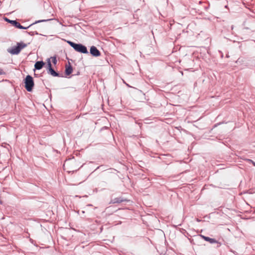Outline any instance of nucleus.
I'll return each mask as SVG.
<instances>
[{
  "label": "nucleus",
  "mask_w": 255,
  "mask_h": 255,
  "mask_svg": "<svg viewBox=\"0 0 255 255\" xmlns=\"http://www.w3.org/2000/svg\"><path fill=\"white\" fill-rule=\"evenodd\" d=\"M69 44L76 51L82 53H88V50L86 46L81 44H76L71 41H68Z\"/></svg>",
  "instance_id": "f257e3e1"
},
{
  "label": "nucleus",
  "mask_w": 255,
  "mask_h": 255,
  "mask_svg": "<svg viewBox=\"0 0 255 255\" xmlns=\"http://www.w3.org/2000/svg\"><path fill=\"white\" fill-rule=\"evenodd\" d=\"M24 83L26 90L28 92L31 91L34 86L32 77L30 75H27L25 79Z\"/></svg>",
  "instance_id": "f03ea898"
},
{
  "label": "nucleus",
  "mask_w": 255,
  "mask_h": 255,
  "mask_svg": "<svg viewBox=\"0 0 255 255\" xmlns=\"http://www.w3.org/2000/svg\"><path fill=\"white\" fill-rule=\"evenodd\" d=\"M26 46L27 44L23 42L18 43L16 46L13 47L11 49L10 53L13 54H17L22 49L26 47Z\"/></svg>",
  "instance_id": "7ed1b4c3"
},
{
  "label": "nucleus",
  "mask_w": 255,
  "mask_h": 255,
  "mask_svg": "<svg viewBox=\"0 0 255 255\" xmlns=\"http://www.w3.org/2000/svg\"><path fill=\"white\" fill-rule=\"evenodd\" d=\"M74 164V163L71 161L70 160H67L65 162L63 167L65 170H67L68 172H70L71 171H74V170H77V169L76 168L71 167V166Z\"/></svg>",
  "instance_id": "20e7f679"
},
{
  "label": "nucleus",
  "mask_w": 255,
  "mask_h": 255,
  "mask_svg": "<svg viewBox=\"0 0 255 255\" xmlns=\"http://www.w3.org/2000/svg\"><path fill=\"white\" fill-rule=\"evenodd\" d=\"M47 69L48 70V73L49 74H51L52 76H54V77H56V76H58V74L57 73H56L53 69L52 68L51 64V62L49 60L48 61Z\"/></svg>",
  "instance_id": "39448f33"
},
{
  "label": "nucleus",
  "mask_w": 255,
  "mask_h": 255,
  "mask_svg": "<svg viewBox=\"0 0 255 255\" xmlns=\"http://www.w3.org/2000/svg\"><path fill=\"white\" fill-rule=\"evenodd\" d=\"M90 53L93 56H96V57L99 56L101 55L100 52L94 46H93L91 47Z\"/></svg>",
  "instance_id": "423d86ee"
},
{
  "label": "nucleus",
  "mask_w": 255,
  "mask_h": 255,
  "mask_svg": "<svg viewBox=\"0 0 255 255\" xmlns=\"http://www.w3.org/2000/svg\"><path fill=\"white\" fill-rule=\"evenodd\" d=\"M12 25L16 27V28H19V29H27L29 26L27 27H24L22 26L19 22H17L16 20H14V21H12Z\"/></svg>",
  "instance_id": "0eeeda50"
},
{
  "label": "nucleus",
  "mask_w": 255,
  "mask_h": 255,
  "mask_svg": "<svg viewBox=\"0 0 255 255\" xmlns=\"http://www.w3.org/2000/svg\"><path fill=\"white\" fill-rule=\"evenodd\" d=\"M201 237L205 241H207L210 243L214 244L218 243V242L214 239L210 238L209 237H206L204 236H201Z\"/></svg>",
  "instance_id": "6e6552de"
},
{
  "label": "nucleus",
  "mask_w": 255,
  "mask_h": 255,
  "mask_svg": "<svg viewBox=\"0 0 255 255\" xmlns=\"http://www.w3.org/2000/svg\"><path fill=\"white\" fill-rule=\"evenodd\" d=\"M44 63L43 61H37L34 65L35 68L37 70L41 69L44 66Z\"/></svg>",
  "instance_id": "1a4fd4ad"
},
{
  "label": "nucleus",
  "mask_w": 255,
  "mask_h": 255,
  "mask_svg": "<svg viewBox=\"0 0 255 255\" xmlns=\"http://www.w3.org/2000/svg\"><path fill=\"white\" fill-rule=\"evenodd\" d=\"M72 71H73V69H72V67L71 66H69L68 67H66V74L67 75H69L70 74H71Z\"/></svg>",
  "instance_id": "9d476101"
},
{
  "label": "nucleus",
  "mask_w": 255,
  "mask_h": 255,
  "mask_svg": "<svg viewBox=\"0 0 255 255\" xmlns=\"http://www.w3.org/2000/svg\"><path fill=\"white\" fill-rule=\"evenodd\" d=\"M124 201L123 200H120L119 199H115L114 201V203H121Z\"/></svg>",
  "instance_id": "9b49d317"
},
{
  "label": "nucleus",
  "mask_w": 255,
  "mask_h": 255,
  "mask_svg": "<svg viewBox=\"0 0 255 255\" xmlns=\"http://www.w3.org/2000/svg\"><path fill=\"white\" fill-rule=\"evenodd\" d=\"M51 59H52V62L55 64L57 62V60H56V58L55 57H51Z\"/></svg>",
  "instance_id": "f8f14e48"
},
{
  "label": "nucleus",
  "mask_w": 255,
  "mask_h": 255,
  "mask_svg": "<svg viewBox=\"0 0 255 255\" xmlns=\"http://www.w3.org/2000/svg\"><path fill=\"white\" fill-rule=\"evenodd\" d=\"M4 74V72L3 71V70L1 69H0V75H2V74Z\"/></svg>",
  "instance_id": "ddd939ff"
},
{
  "label": "nucleus",
  "mask_w": 255,
  "mask_h": 255,
  "mask_svg": "<svg viewBox=\"0 0 255 255\" xmlns=\"http://www.w3.org/2000/svg\"><path fill=\"white\" fill-rule=\"evenodd\" d=\"M250 162H252V164L254 165V166H255V162L254 161H253L251 159H249L248 160Z\"/></svg>",
  "instance_id": "4468645a"
},
{
  "label": "nucleus",
  "mask_w": 255,
  "mask_h": 255,
  "mask_svg": "<svg viewBox=\"0 0 255 255\" xmlns=\"http://www.w3.org/2000/svg\"><path fill=\"white\" fill-rule=\"evenodd\" d=\"M14 21V20H9V21H8V22L11 23L12 25V21Z\"/></svg>",
  "instance_id": "2eb2a0df"
},
{
  "label": "nucleus",
  "mask_w": 255,
  "mask_h": 255,
  "mask_svg": "<svg viewBox=\"0 0 255 255\" xmlns=\"http://www.w3.org/2000/svg\"><path fill=\"white\" fill-rule=\"evenodd\" d=\"M5 20L6 21H7L8 22V21H9V19H8V18H5Z\"/></svg>",
  "instance_id": "dca6fc26"
},
{
  "label": "nucleus",
  "mask_w": 255,
  "mask_h": 255,
  "mask_svg": "<svg viewBox=\"0 0 255 255\" xmlns=\"http://www.w3.org/2000/svg\"><path fill=\"white\" fill-rule=\"evenodd\" d=\"M254 66L255 67V61H254Z\"/></svg>",
  "instance_id": "f3484780"
}]
</instances>
